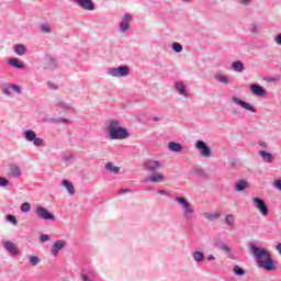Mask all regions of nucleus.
I'll return each mask as SVG.
<instances>
[{"mask_svg":"<svg viewBox=\"0 0 281 281\" xmlns=\"http://www.w3.org/2000/svg\"><path fill=\"white\" fill-rule=\"evenodd\" d=\"M9 65L11 67H14L15 69H23V64H21V60H19V58L9 59Z\"/></svg>","mask_w":281,"mask_h":281,"instance_id":"23","label":"nucleus"},{"mask_svg":"<svg viewBox=\"0 0 281 281\" xmlns=\"http://www.w3.org/2000/svg\"><path fill=\"white\" fill-rule=\"evenodd\" d=\"M250 251L255 257L258 267L266 269V271H276V263H273V259H271V255L267 249L251 245Z\"/></svg>","mask_w":281,"mask_h":281,"instance_id":"1","label":"nucleus"},{"mask_svg":"<svg viewBox=\"0 0 281 281\" xmlns=\"http://www.w3.org/2000/svg\"><path fill=\"white\" fill-rule=\"evenodd\" d=\"M216 258L214 257V255H209L207 256V260H215Z\"/></svg>","mask_w":281,"mask_h":281,"instance_id":"51","label":"nucleus"},{"mask_svg":"<svg viewBox=\"0 0 281 281\" xmlns=\"http://www.w3.org/2000/svg\"><path fill=\"white\" fill-rule=\"evenodd\" d=\"M65 245H67V243L63 240H57L52 247V250H50L52 256H58V251H60V249H63Z\"/></svg>","mask_w":281,"mask_h":281,"instance_id":"15","label":"nucleus"},{"mask_svg":"<svg viewBox=\"0 0 281 281\" xmlns=\"http://www.w3.org/2000/svg\"><path fill=\"white\" fill-rule=\"evenodd\" d=\"M26 52H27V48H25V45H22V44L15 45V54H18L19 56L25 55Z\"/></svg>","mask_w":281,"mask_h":281,"instance_id":"26","label":"nucleus"},{"mask_svg":"<svg viewBox=\"0 0 281 281\" xmlns=\"http://www.w3.org/2000/svg\"><path fill=\"white\" fill-rule=\"evenodd\" d=\"M55 106L61 111H71V105L67 104L65 101L57 99Z\"/></svg>","mask_w":281,"mask_h":281,"instance_id":"18","label":"nucleus"},{"mask_svg":"<svg viewBox=\"0 0 281 281\" xmlns=\"http://www.w3.org/2000/svg\"><path fill=\"white\" fill-rule=\"evenodd\" d=\"M33 144L34 146H43L44 142H43V138H36L33 139Z\"/></svg>","mask_w":281,"mask_h":281,"instance_id":"39","label":"nucleus"},{"mask_svg":"<svg viewBox=\"0 0 281 281\" xmlns=\"http://www.w3.org/2000/svg\"><path fill=\"white\" fill-rule=\"evenodd\" d=\"M221 249H223V251L229 252V246H228V245L223 244V245L221 246Z\"/></svg>","mask_w":281,"mask_h":281,"instance_id":"46","label":"nucleus"},{"mask_svg":"<svg viewBox=\"0 0 281 281\" xmlns=\"http://www.w3.org/2000/svg\"><path fill=\"white\" fill-rule=\"evenodd\" d=\"M7 220L12 223L13 225H18L19 221L16 220V216L14 215H7Z\"/></svg>","mask_w":281,"mask_h":281,"instance_id":"37","label":"nucleus"},{"mask_svg":"<svg viewBox=\"0 0 281 281\" xmlns=\"http://www.w3.org/2000/svg\"><path fill=\"white\" fill-rule=\"evenodd\" d=\"M233 273H235V276H245V270L239 266H234Z\"/></svg>","mask_w":281,"mask_h":281,"instance_id":"33","label":"nucleus"},{"mask_svg":"<svg viewBox=\"0 0 281 281\" xmlns=\"http://www.w3.org/2000/svg\"><path fill=\"white\" fill-rule=\"evenodd\" d=\"M276 249H277V251H279V254L281 255V243H279V244L276 246Z\"/></svg>","mask_w":281,"mask_h":281,"instance_id":"50","label":"nucleus"},{"mask_svg":"<svg viewBox=\"0 0 281 281\" xmlns=\"http://www.w3.org/2000/svg\"><path fill=\"white\" fill-rule=\"evenodd\" d=\"M24 137L27 142H34V139H36V133L34 131L26 130L24 132Z\"/></svg>","mask_w":281,"mask_h":281,"instance_id":"25","label":"nucleus"},{"mask_svg":"<svg viewBox=\"0 0 281 281\" xmlns=\"http://www.w3.org/2000/svg\"><path fill=\"white\" fill-rule=\"evenodd\" d=\"M172 49L179 54L180 52H183V46H181L179 43H173Z\"/></svg>","mask_w":281,"mask_h":281,"instance_id":"35","label":"nucleus"},{"mask_svg":"<svg viewBox=\"0 0 281 281\" xmlns=\"http://www.w3.org/2000/svg\"><path fill=\"white\" fill-rule=\"evenodd\" d=\"M47 86L49 87V89H58V86L54 85L52 81H48Z\"/></svg>","mask_w":281,"mask_h":281,"instance_id":"44","label":"nucleus"},{"mask_svg":"<svg viewBox=\"0 0 281 281\" xmlns=\"http://www.w3.org/2000/svg\"><path fill=\"white\" fill-rule=\"evenodd\" d=\"M53 122H56V123L63 122L64 124H69V120L64 119V117H59L58 120H53Z\"/></svg>","mask_w":281,"mask_h":281,"instance_id":"41","label":"nucleus"},{"mask_svg":"<svg viewBox=\"0 0 281 281\" xmlns=\"http://www.w3.org/2000/svg\"><path fill=\"white\" fill-rule=\"evenodd\" d=\"M8 176L13 179L21 177V168L16 165H10Z\"/></svg>","mask_w":281,"mask_h":281,"instance_id":"13","label":"nucleus"},{"mask_svg":"<svg viewBox=\"0 0 281 281\" xmlns=\"http://www.w3.org/2000/svg\"><path fill=\"white\" fill-rule=\"evenodd\" d=\"M168 148L171 153H181V150H183V146L176 142H170Z\"/></svg>","mask_w":281,"mask_h":281,"instance_id":"19","label":"nucleus"},{"mask_svg":"<svg viewBox=\"0 0 281 281\" xmlns=\"http://www.w3.org/2000/svg\"><path fill=\"white\" fill-rule=\"evenodd\" d=\"M204 218H207V221H216V218H221V213H205Z\"/></svg>","mask_w":281,"mask_h":281,"instance_id":"28","label":"nucleus"},{"mask_svg":"<svg viewBox=\"0 0 281 281\" xmlns=\"http://www.w3.org/2000/svg\"><path fill=\"white\" fill-rule=\"evenodd\" d=\"M154 122H159V119H158V117H155V119H154Z\"/></svg>","mask_w":281,"mask_h":281,"instance_id":"53","label":"nucleus"},{"mask_svg":"<svg viewBox=\"0 0 281 281\" xmlns=\"http://www.w3.org/2000/svg\"><path fill=\"white\" fill-rule=\"evenodd\" d=\"M198 150H201L202 157H212V149L209 148L207 144L203 140H198L196 143Z\"/></svg>","mask_w":281,"mask_h":281,"instance_id":"8","label":"nucleus"},{"mask_svg":"<svg viewBox=\"0 0 281 281\" xmlns=\"http://www.w3.org/2000/svg\"><path fill=\"white\" fill-rule=\"evenodd\" d=\"M108 133L110 139H126L128 137V131L120 125V121L111 120L108 123Z\"/></svg>","mask_w":281,"mask_h":281,"instance_id":"2","label":"nucleus"},{"mask_svg":"<svg viewBox=\"0 0 281 281\" xmlns=\"http://www.w3.org/2000/svg\"><path fill=\"white\" fill-rule=\"evenodd\" d=\"M183 1H190V0H183Z\"/></svg>","mask_w":281,"mask_h":281,"instance_id":"55","label":"nucleus"},{"mask_svg":"<svg viewBox=\"0 0 281 281\" xmlns=\"http://www.w3.org/2000/svg\"><path fill=\"white\" fill-rule=\"evenodd\" d=\"M158 193L164 194L166 196H170V192L166 190H159Z\"/></svg>","mask_w":281,"mask_h":281,"instance_id":"45","label":"nucleus"},{"mask_svg":"<svg viewBox=\"0 0 281 281\" xmlns=\"http://www.w3.org/2000/svg\"><path fill=\"white\" fill-rule=\"evenodd\" d=\"M10 91H16V93H21V88L16 85H11V86L5 88L4 93L7 95H10Z\"/></svg>","mask_w":281,"mask_h":281,"instance_id":"27","label":"nucleus"},{"mask_svg":"<svg viewBox=\"0 0 281 281\" xmlns=\"http://www.w3.org/2000/svg\"><path fill=\"white\" fill-rule=\"evenodd\" d=\"M75 2L79 8H82L83 10H95V4H93V1L91 0H75Z\"/></svg>","mask_w":281,"mask_h":281,"instance_id":"12","label":"nucleus"},{"mask_svg":"<svg viewBox=\"0 0 281 281\" xmlns=\"http://www.w3.org/2000/svg\"><path fill=\"white\" fill-rule=\"evenodd\" d=\"M260 146H262V148H267V143H260Z\"/></svg>","mask_w":281,"mask_h":281,"instance_id":"52","label":"nucleus"},{"mask_svg":"<svg viewBox=\"0 0 281 281\" xmlns=\"http://www.w3.org/2000/svg\"><path fill=\"white\" fill-rule=\"evenodd\" d=\"M193 258L195 262H203V260H205V255H203L201 251H195L193 252Z\"/></svg>","mask_w":281,"mask_h":281,"instance_id":"31","label":"nucleus"},{"mask_svg":"<svg viewBox=\"0 0 281 281\" xmlns=\"http://www.w3.org/2000/svg\"><path fill=\"white\" fill-rule=\"evenodd\" d=\"M215 79L218 82H222V85H227L229 82V79L227 78V76L221 75V74L215 75Z\"/></svg>","mask_w":281,"mask_h":281,"instance_id":"29","label":"nucleus"},{"mask_svg":"<svg viewBox=\"0 0 281 281\" xmlns=\"http://www.w3.org/2000/svg\"><path fill=\"white\" fill-rule=\"evenodd\" d=\"M40 240H41L42 243H47V240H49V235H42V236L40 237Z\"/></svg>","mask_w":281,"mask_h":281,"instance_id":"42","label":"nucleus"},{"mask_svg":"<svg viewBox=\"0 0 281 281\" xmlns=\"http://www.w3.org/2000/svg\"><path fill=\"white\" fill-rule=\"evenodd\" d=\"M249 1H251V0H239V3H241V5H247V3H249Z\"/></svg>","mask_w":281,"mask_h":281,"instance_id":"49","label":"nucleus"},{"mask_svg":"<svg viewBox=\"0 0 281 281\" xmlns=\"http://www.w3.org/2000/svg\"><path fill=\"white\" fill-rule=\"evenodd\" d=\"M175 201L179 203V205H182L183 207V216L187 221H190L192 218V215L194 214V206L190 204V202L187 201L183 196H176Z\"/></svg>","mask_w":281,"mask_h":281,"instance_id":"3","label":"nucleus"},{"mask_svg":"<svg viewBox=\"0 0 281 281\" xmlns=\"http://www.w3.org/2000/svg\"><path fill=\"white\" fill-rule=\"evenodd\" d=\"M30 210H32V205H30V203L24 202V203L21 205V212H30Z\"/></svg>","mask_w":281,"mask_h":281,"instance_id":"36","label":"nucleus"},{"mask_svg":"<svg viewBox=\"0 0 281 281\" xmlns=\"http://www.w3.org/2000/svg\"><path fill=\"white\" fill-rule=\"evenodd\" d=\"M252 32H256V26H254V30H252Z\"/></svg>","mask_w":281,"mask_h":281,"instance_id":"54","label":"nucleus"},{"mask_svg":"<svg viewBox=\"0 0 281 281\" xmlns=\"http://www.w3.org/2000/svg\"><path fill=\"white\" fill-rule=\"evenodd\" d=\"M29 260L33 267H36V265H38V262H41V259H38V257H36V256H30Z\"/></svg>","mask_w":281,"mask_h":281,"instance_id":"34","label":"nucleus"},{"mask_svg":"<svg viewBox=\"0 0 281 281\" xmlns=\"http://www.w3.org/2000/svg\"><path fill=\"white\" fill-rule=\"evenodd\" d=\"M10 183V181L8 179H5L4 177H0V186L1 187H5Z\"/></svg>","mask_w":281,"mask_h":281,"instance_id":"40","label":"nucleus"},{"mask_svg":"<svg viewBox=\"0 0 281 281\" xmlns=\"http://www.w3.org/2000/svg\"><path fill=\"white\" fill-rule=\"evenodd\" d=\"M41 32H46V33L52 32V29L49 27V24H42L41 25Z\"/></svg>","mask_w":281,"mask_h":281,"instance_id":"38","label":"nucleus"},{"mask_svg":"<svg viewBox=\"0 0 281 281\" xmlns=\"http://www.w3.org/2000/svg\"><path fill=\"white\" fill-rule=\"evenodd\" d=\"M131 68L128 66H120L117 68H109L108 72L114 78H124L128 76Z\"/></svg>","mask_w":281,"mask_h":281,"instance_id":"4","label":"nucleus"},{"mask_svg":"<svg viewBox=\"0 0 281 281\" xmlns=\"http://www.w3.org/2000/svg\"><path fill=\"white\" fill-rule=\"evenodd\" d=\"M259 155L260 157H262L263 161H267L268 164L273 162V155H271L270 153L262 150V151H259Z\"/></svg>","mask_w":281,"mask_h":281,"instance_id":"22","label":"nucleus"},{"mask_svg":"<svg viewBox=\"0 0 281 281\" xmlns=\"http://www.w3.org/2000/svg\"><path fill=\"white\" fill-rule=\"evenodd\" d=\"M232 100L233 102H235V104H238L239 106H241V109H246V111L256 113V108H254L251 104L238 99L237 97H233Z\"/></svg>","mask_w":281,"mask_h":281,"instance_id":"10","label":"nucleus"},{"mask_svg":"<svg viewBox=\"0 0 281 281\" xmlns=\"http://www.w3.org/2000/svg\"><path fill=\"white\" fill-rule=\"evenodd\" d=\"M250 91L254 93V95H258V98H265V95H267V90L258 83L251 85Z\"/></svg>","mask_w":281,"mask_h":281,"instance_id":"9","label":"nucleus"},{"mask_svg":"<svg viewBox=\"0 0 281 281\" xmlns=\"http://www.w3.org/2000/svg\"><path fill=\"white\" fill-rule=\"evenodd\" d=\"M274 188H277V190H281V180H274Z\"/></svg>","mask_w":281,"mask_h":281,"instance_id":"43","label":"nucleus"},{"mask_svg":"<svg viewBox=\"0 0 281 281\" xmlns=\"http://www.w3.org/2000/svg\"><path fill=\"white\" fill-rule=\"evenodd\" d=\"M148 181H151V183H162V181H166V176L161 173H154L148 178Z\"/></svg>","mask_w":281,"mask_h":281,"instance_id":"16","label":"nucleus"},{"mask_svg":"<svg viewBox=\"0 0 281 281\" xmlns=\"http://www.w3.org/2000/svg\"><path fill=\"white\" fill-rule=\"evenodd\" d=\"M252 203L257 207V210H259L262 216H267V214H269V206H267V203L265 202V200L260 198H254Z\"/></svg>","mask_w":281,"mask_h":281,"instance_id":"5","label":"nucleus"},{"mask_svg":"<svg viewBox=\"0 0 281 281\" xmlns=\"http://www.w3.org/2000/svg\"><path fill=\"white\" fill-rule=\"evenodd\" d=\"M35 212L38 218H42L43 221H54V218H56L49 211H47V209L43 206H37Z\"/></svg>","mask_w":281,"mask_h":281,"instance_id":"6","label":"nucleus"},{"mask_svg":"<svg viewBox=\"0 0 281 281\" xmlns=\"http://www.w3.org/2000/svg\"><path fill=\"white\" fill-rule=\"evenodd\" d=\"M176 90L180 93V95H184V98H188V93H186V85L182 82L176 83Z\"/></svg>","mask_w":281,"mask_h":281,"instance_id":"24","label":"nucleus"},{"mask_svg":"<svg viewBox=\"0 0 281 281\" xmlns=\"http://www.w3.org/2000/svg\"><path fill=\"white\" fill-rule=\"evenodd\" d=\"M235 218H234V215L232 214H228L226 217H225V223L228 225V227H234V223H235Z\"/></svg>","mask_w":281,"mask_h":281,"instance_id":"32","label":"nucleus"},{"mask_svg":"<svg viewBox=\"0 0 281 281\" xmlns=\"http://www.w3.org/2000/svg\"><path fill=\"white\" fill-rule=\"evenodd\" d=\"M105 168H106V170H109L110 172H114V175H117V172H120V167H115V166L113 165V162H108V164L105 165Z\"/></svg>","mask_w":281,"mask_h":281,"instance_id":"30","label":"nucleus"},{"mask_svg":"<svg viewBox=\"0 0 281 281\" xmlns=\"http://www.w3.org/2000/svg\"><path fill=\"white\" fill-rule=\"evenodd\" d=\"M276 43L278 45H281V34L277 35V37L274 38Z\"/></svg>","mask_w":281,"mask_h":281,"instance_id":"47","label":"nucleus"},{"mask_svg":"<svg viewBox=\"0 0 281 281\" xmlns=\"http://www.w3.org/2000/svg\"><path fill=\"white\" fill-rule=\"evenodd\" d=\"M61 184L64 186V188H66V190H68V193L74 196L76 194V188H74V183H71V181L69 180H63Z\"/></svg>","mask_w":281,"mask_h":281,"instance_id":"17","label":"nucleus"},{"mask_svg":"<svg viewBox=\"0 0 281 281\" xmlns=\"http://www.w3.org/2000/svg\"><path fill=\"white\" fill-rule=\"evenodd\" d=\"M3 247L9 251V254H12L13 256H16L19 254V248L16 247V244L12 241H4Z\"/></svg>","mask_w":281,"mask_h":281,"instance_id":"14","label":"nucleus"},{"mask_svg":"<svg viewBox=\"0 0 281 281\" xmlns=\"http://www.w3.org/2000/svg\"><path fill=\"white\" fill-rule=\"evenodd\" d=\"M126 192H131V190L130 189H121L119 191V194H126Z\"/></svg>","mask_w":281,"mask_h":281,"instance_id":"48","label":"nucleus"},{"mask_svg":"<svg viewBox=\"0 0 281 281\" xmlns=\"http://www.w3.org/2000/svg\"><path fill=\"white\" fill-rule=\"evenodd\" d=\"M144 168L149 172H155V170H158V168H161V162L157 160H147L144 162Z\"/></svg>","mask_w":281,"mask_h":281,"instance_id":"11","label":"nucleus"},{"mask_svg":"<svg viewBox=\"0 0 281 281\" xmlns=\"http://www.w3.org/2000/svg\"><path fill=\"white\" fill-rule=\"evenodd\" d=\"M247 188H249V183L245 180H239L235 184L236 192H243V190H247Z\"/></svg>","mask_w":281,"mask_h":281,"instance_id":"20","label":"nucleus"},{"mask_svg":"<svg viewBox=\"0 0 281 281\" xmlns=\"http://www.w3.org/2000/svg\"><path fill=\"white\" fill-rule=\"evenodd\" d=\"M232 67H233L234 71H237L239 74L245 71V65L240 60L234 61L232 64Z\"/></svg>","mask_w":281,"mask_h":281,"instance_id":"21","label":"nucleus"},{"mask_svg":"<svg viewBox=\"0 0 281 281\" xmlns=\"http://www.w3.org/2000/svg\"><path fill=\"white\" fill-rule=\"evenodd\" d=\"M131 21H133V15L131 13H125L122 19V23L119 25L120 30L122 32H128L131 27Z\"/></svg>","mask_w":281,"mask_h":281,"instance_id":"7","label":"nucleus"}]
</instances>
